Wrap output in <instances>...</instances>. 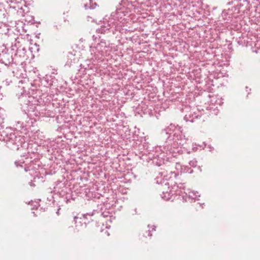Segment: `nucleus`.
Returning <instances> with one entry per match:
<instances>
[{
	"label": "nucleus",
	"mask_w": 260,
	"mask_h": 260,
	"mask_svg": "<svg viewBox=\"0 0 260 260\" xmlns=\"http://www.w3.org/2000/svg\"><path fill=\"white\" fill-rule=\"evenodd\" d=\"M193 193V192H188V194H188V196H189L190 198H194L195 197H194L193 196H192L191 194H190V193Z\"/></svg>",
	"instance_id": "nucleus-6"
},
{
	"label": "nucleus",
	"mask_w": 260,
	"mask_h": 260,
	"mask_svg": "<svg viewBox=\"0 0 260 260\" xmlns=\"http://www.w3.org/2000/svg\"><path fill=\"white\" fill-rule=\"evenodd\" d=\"M162 198H164L166 200H169L171 199V193L170 192H163V194L162 195Z\"/></svg>",
	"instance_id": "nucleus-4"
},
{
	"label": "nucleus",
	"mask_w": 260,
	"mask_h": 260,
	"mask_svg": "<svg viewBox=\"0 0 260 260\" xmlns=\"http://www.w3.org/2000/svg\"><path fill=\"white\" fill-rule=\"evenodd\" d=\"M152 231H155V228H153V227H152Z\"/></svg>",
	"instance_id": "nucleus-8"
},
{
	"label": "nucleus",
	"mask_w": 260,
	"mask_h": 260,
	"mask_svg": "<svg viewBox=\"0 0 260 260\" xmlns=\"http://www.w3.org/2000/svg\"><path fill=\"white\" fill-rule=\"evenodd\" d=\"M175 141L177 143V144H178L180 146H182L184 145L185 143L186 142V140L184 138V136H183L182 134L180 135L179 136H176L175 135Z\"/></svg>",
	"instance_id": "nucleus-1"
},
{
	"label": "nucleus",
	"mask_w": 260,
	"mask_h": 260,
	"mask_svg": "<svg viewBox=\"0 0 260 260\" xmlns=\"http://www.w3.org/2000/svg\"><path fill=\"white\" fill-rule=\"evenodd\" d=\"M146 233L148 234V236L150 237L152 236V234H151V231L150 230V229L148 230V232H146Z\"/></svg>",
	"instance_id": "nucleus-5"
},
{
	"label": "nucleus",
	"mask_w": 260,
	"mask_h": 260,
	"mask_svg": "<svg viewBox=\"0 0 260 260\" xmlns=\"http://www.w3.org/2000/svg\"><path fill=\"white\" fill-rule=\"evenodd\" d=\"M93 212L84 214L83 215V217L85 219L91 220V217L93 215Z\"/></svg>",
	"instance_id": "nucleus-3"
},
{
	"label": "nucleus",
	"mask_w": 260,
	"mask_h": 260,
	"mask_svg": "<svg viewBox=\"0 0 260 260\" xmlns=\"http://www.w3.org/2000/svg\"><path fill=\"white\" fill-rule=\"evenodd\" d=\"M166 174L165 172H160L158 174L156 177V181L158 183L162 184L164 183L165 180H168L169 179L168 176Z\"/></svg>",
	"instance_id": "nucleus-2"
},
{
	"label": "nucleus",
	"mask_w": 260,
	"mask_h": 260,
	"mask_svg": "<svg viewBox=\"0 0 260 260\" xmlns=\"http://www.w3.org/2000/svg\"><path fill=\"white\" fill-rule=\"evenodd\" d=\"M77 218V216H75L74 217V220L75 221H76V219Z\"/></svg>",
	"instance_id": "nucleus-7"
}]
</instances>
